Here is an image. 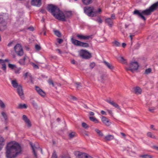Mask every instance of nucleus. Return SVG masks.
I'll return each instance as SVG.
<instances>
[{"label":"nucleus","instance_id":"obj_23","mask_svg":"<svg viewBox=\"0 0 158 158\" xmlns=\"http://www.w3.org/2000/svg\"><path fill=\"white\" fill-rule=\"evenodd\" d=\"M5 139L2 136L0 135V148H2L4 145Z\"/></svg>","mask_w":158,"mask_h":158},{"label":"nucleus","instance_id":"obj_36","mask_svg":"<svg viewBox=\"0 0 158 158\" xmlns=\"http://www.w3.org/2000/svg\"><path fill=\"white\" fill-rule=\"evenodd\" d=\"M55 34L58 37H61V33L58 30H55L54 31Z\"/></svg>","mask_w":158,"mask_h":158},{"label":"nucleus","instance_id":"obj_28","mask_svg":"<svg viewBox=\"0 0 158 158\" xmlns=\"http://www.w3.org/2000/svg\"><path fill=\"white\" fill-rule=\"evenodd\" d=\"M147 135L148 137L152 139H157L158 138L156 137L151 132H148L147 133Z\"/></svg>","mask_w":158,"mask_h":158},{"label":"nucleus","instance_id":"obj_61","mask_svg":"<svg viewBox=\"0 0 158 158\" xmlns=\"http://www.w3.org/2000/svg\"><path fill=\"white\" fill-rule=\"evenodd\" d=\"M112 19H115V15L114 14L111 15V18Z\"/></svg>","mask_w":158,"mask_h":158},{"label":"nucleus","instance_id":"obj_17","mask_svg":"<svg viewBox=\"0 0 158 158\" xmlns=\"http://www.w3.org/2000/svg\"><path fill=\"white\" fill-rule=\"evenodd\" d=\"M72 43L75 45L77 46H80L81 42L77 40L74 39L73 38L71 39Z\"/></svg>","mask_w":158,"mask_h":158},{"label":"nucleus","instance_id":"obj_11","mask_svg":"<svg viewBox=\"0 0 158 158\" xmlns=\"http://www.w3.org/2000/svg\"><path fill=\"white\" fill-rule=\"evenodd\" d=\"M133 14L140 18L143 19L144 21H145L146 20V18L143 15H142V11L141 12L138 10H135L133 12Z\"/></svg>","mask_w":158,"mask_h":158},{"label":"nucleus","instance_id":"obj_49","mask_svg":"<svg viewBox=\"0 0 158 158\" xmlns=\"http://www.w3.org/2000/svg\"><path fill=\"white\" fill-rule=\"evenodd\" d=\"M51 158H57V156L55 151H54L52 153Z\"/></svg>","mask_w":158,"mask_h":158},{"label":"nucleus","instance_id":"obj_32","mask_svg":"<svg viewBox=\"0 0 158 158\" xmlns=\"http://www.w3.org/2000/svg\"><path fill=\"white\" fill-rule=\"evenodd\" d=\"M42 59L43 60H44V63H40V64H41V65H40V66H41V67L44 68L46 67L47 66V62L46 59L44 58V57H42Z\"/></svg>","mask_w":158,"mask_h":158},{"label":"nucleus","instance_id":"obj_5","mask_svg":"<svg viewBox=\"0 0 158 158\" xmlns=\"http://www.w3.org/2000/svg\"><path fill=\"white\" fill-rule=\"evenodd\" d=\"M79 54L80 56L84 59H88L92 57L91 54L88 51L85 50H81Z\"/></svg>","mask_w":158,"mask_h":158},{"label":"nucleus","instance_id":"obj_33","mask_svg":"<svg viewBox=\"0 0 158 158\" xmlns=\"http://www.w3.org/2000/svg\"><path fill=\"white\" fill-rule=\"evenodd\" d=\"M89 119L91 121L95 123H99L98 120L96 118L93 117H89Z\"/></svg>","mask_w":158,"mask_h":158},{"label":"nucleus","instance_id":"obj_25","mask_svg":"<svg viewBox=\"0 0 158 158\" xmlns=\"http://www.w3.org/2000/svg\"><path fill=\"white\" fill-rule=\"evenodd\" d=\"M134 91L135 93L137 94H140L142 92L141 89L139 87H136Z\"/></svg>","mask_w":158,"mask_h":158},{"label":"nucleus","instance_id":"obj_30","mask_svg":"<svg viewBox=\"0 0 158 158\" xmlns=\"http://www.w3.org/2000/svg\"><path fill=\"white\" fill-rule=\"evenodd\" d=\"M27 56H25L23 58V59H20L19 61V63L20 64V65H23L25 64V60H26V58H27Z\"/></svg>","mask_w":158,"mask_h":158},{"label":"nucleus","instance_id":"obj_42","mask_svg":"<svg viewBox=\"0 0 158 158\" xmlns=\"http://www.w3.org/2000/svg\"><path fill=\"white\" fill-rule=\"evenodd\" d=\"M33 66L34 69H38L39 68V66L33 62L30 63Z\"/></svg>","mask_w":158,"mask_h":158},{"label":"nucleus","instance_id":"obj_50","mask_svg":"<svg viewBox=\"0 0 158 158\" xmlns=\"http://www.w3.org/2000/svg\"><path fill=\"white\" fill-rule=\"evenodd\" d=\"M37 149H32V152L33 153L34 155L35 158H37V155L36 154L37 151L36 150Z\"/></svg>","mask_w":158,"mask_h":158},{"label":"nucleus","instance_id":"obj_19","mask_svg":"<svg viewBox=\"0 0 158 158\" xmlns=\"http://www.w3.org/2000/svg\"><path fill=\"white\" fill-rule=\"evenodd\" d=\"M105 22L107 23L110 27H111L113 25V21L110 18H108L105 19Z\"/></svg>","mask_w":158,"mask_h":158},{"label":"nucleus","instance_id":"obj_47","mask_svg":"<svg viewBox=\"0 0 158 158\" xmlns=\"http://www.w3.org/2000/svg\"><path fill=\"white\" fill-rule=\"evenodd\" d=\"M152 71V69L151 68H148L145 70V73L146 74H148Z\"/></svg>","mask_w":158,"mask_h":158},{"label":"nucleus","instance_id":"obj_13","mask_svg":"<svg viewBox=\"0 0 158 158\" xmlns=\"http://www.w3.org/2000/svg\"><path fill=\"white\" fill-rule=\"evenodd\" d=\"M23 119L27 125V126L29 128L31 126V124L30 120L28 118L27 116L25 115H23Z\"/></svg>","mask_w":158,"mask_h":158},{"label":"nucleus","instance_id":"obj_4","mask_svg":"<svg viewBox=\"0 0 158 158\" xmlns=\"http://www.w3.org/2000/svg\"><path fill=\"white\" fill-rule=\"evenodd\" d=\"M23 147L22 145L15 141H11L7 144L6 148H21Z\"/></svg>","mask_w":158,"mask_h":158},{"label":"nucleus","instance_id":"obj_55","mask_svg":"<svg viewBox=\"0 0 158 158\" xmlns=\"http://www.w3.org/2000/svg\"><path fill=\"white\" fill-rule=\"evenodd\" d=\"M29 144L31 146V148H36L35 147V144H33L32 142H30L29 143Z\"/></svg>","mask_w":158,"mask_h":158},{"label":"nucleus","instance_id":"obj_51","mask_svg":"<svg viewBox=\"0 0 158 158\" xmlns=\"http://www.w3.org/2000/svg\"><path fill=\"white\" fill-rule=\"evenodd\" d=\"M2 69L5 71V72H6V65L5 63H3L2 64Z\"/></svg>","mask_w":158,"mask_h":158},{"label":"nucleus","instance_id":"obj_52","mask_svg":"<svg viewBox=\"0 0 158 158\" xmlns=\"http://www.w3.org/2000/svg\"><path fill=\"white\" fill-rule=\"evenodd\" d=\"M95 66V63L94 62H92L90 64L89 66L91 69H92Z\"/></svg>","mask_w":158,"mask_h":158},{"label":"nucleus","instance_id":"obj_29","mask_svg":"<svg viewBox=\"0 0 158 158\" xmlns=\"http://www.w3.org/2000/svg\"><path fill=\"white\" fill-rule=\"evenodd\" d=\"M11 84L12 86L15 88H17L18 87L19 85H18V83L15 80H13L11 81Z\"/></svg>","mask_w":158,"mask_h":158},{"label":"nucleus","instance_id":"obj_6","mask_svg":"<svg viewBox=\"0 0 158 158\" xmlns=\"http://www.w3.org/2000/svg\"><path fill=\"white\" fill-rule=\"evenodd\" d=\"M15 52L19 56H22L23 55V52L21 45L19 44H17L14 47Z\"/></svg>","mask_w":158,"mask_h":158},{"label":"nucleus","instance_id":"obj_54","mask_svg":"<svg viewBox=\"0 0 158 158\" xmlns=\"http://www.w3.org/2000/svg\"><path fill=\"white\" fill-rule=\"evenodd\" d=\"M8 67L12 69H13L15 67V66L14 64H9Z\"/></svg>","mask_w":158,"mask_h":158},{"label":"nucleus","instance_id":"obj_31","mask_svg":"<svg viewBox=\"0 0 158 158\" xmlns=\"http://www.w3.org/2000/svg\"><path fill=\"white\" fill-rule=\"evenodd\" d=\"M83 3L85 5H88L93 2V0H82Z\"/></svg>","mask_w":158,"mask_h":158},{"label":"nucleus","instance_id":"obj_22","mask_svg":"<svg viewBox=\"0 0 158 158\" xmlns=\"http://www.w3.org/2000/svg\"><path fill=\"white\" fill-rule=\"evenodd\" d=\"M40 4V0H32L31 4L34 6H38Z\"/></svg>","mask_w":158,"mask_h":158},{"label":"nucleus","instance_id":"obj_48","mask_svg":"<svg viewBox=\"0 0 158 158\" xmlns=\"http://www.w3.org/2000/svg\"><path fill=\"white\" fill-rule=\"evenodd\" d=\"M4 119L6 120L7 119V117L6 114L4 112H2L1 113Z\"/></svg>","mask_w":158,"mask_h":158},{"label":"nucleus","instance_id":"obj_35","mask_svg":"<svg viewBox=\"0 0 158 158\" xmlns=\"http://www.w3.org/2000/svg\"><path fill=\"white\" fill-rule=\"evenodd\" d=\"M76 133L74 132H72L69 134V136L70 138L72 139L76 136Z\"/></svg>","mask_w":158,"mask_h":158},{"label":"nucleus","instance_id":"obj_18","mask_svg":"<svg viewBox=\"0 0 158 158\" xmlns=\"http://www.w3.org/2000/svg\"><path fill=\"white\" fill-rule=\"evenodd\" d=\"M152 12L149 8L148 9H146L145 10L142 11V13L143 15H151Z\"/></svg>","mask_w":158,"mask_h":158},{"label":"nucleus","instance_id":"obj_37","mask_svg":"<svg viewBox=\"0 0 158 158\" xmlns=\"http://www.w3.org/2000/svg\"><path fill=\"white\" fill-rule=\"evenodd\" d=\"M112 43L116 47H119L121 45L120 43L117 40H114L112 42Z\"/></svg>","mask_w":158,"mask_h":158},{"label":"nucleus","instance_id":"obj_20","mask_svg":"<svg viewBox=\"0 0 158 158\" xmlns=\"http://www.w3.org/2000/svg\"><path fill=\"white\" fill-rule=\"evenodd\" d=\"M103 63L108 69L111 70L114 69V67L111 64L105 60H104Z\"/></svg>","mask_w":158,"mask_h":158},{"label":"nucleus","instance_id":"obj_3","mask_svg":"<svg viewBox=\"0 0 158 158\" xmlns=\"http://www.w3.org/2000/svg\"><path fill=\"white\" fill-rule=\"evenodd\" d=\"M84 13L88 16L93 17L96 16L97 14L102 12V10L99 8L98 11L94 10V7H85L84 8Z\"/></svg>","mask_w":158,"mask_h":158},{"label":"nucleus","instance_id":"obj_43","mask_svg":"<svg viewBox=\"0 0 158 158\" xmlns=\"http://www.w3.org/2000/svg\"><path fill=\"white\" fill-rule=\"evenodd\" d=\"M46 93L42 89H40V95L43 97H44L46 96Z\"/></svg>","mask_w":158,"mask_h":158},{"label":"nucleus","instance_id":"obj_46","mask_svg":"<svg viewBox=\"0 0 158 158\" xmlns=\"http://www.w3.org/2000/svg\"><path fill=\"white\" fill-rule=\"evenodd\" d=\"M95 20L100 23H102V20L99 16H98L97 18Z\"/></svg>","mask_w":158,"mask_h":158},{"label":"nucleus","instance_id":"obj_53","mask_svg":"<svg viewBox=\"0 0 158 158\" xmlns=\"http://www.w3.org/2000/svg\"><path fill=\"white\" fill-rule=\"evenodd\" d=\"M24 76H25V78H27V76H29L30 77H31V74L29 73L28 72H27L26 73L24 74Z\"/></svg>","mask_w":158,"mask_h":158},{"label":"nucleus","instance_id":"obj_56","mask_svg":"<svg viewBox=\"0 0 158 158\" xmlns=\"http://www.w3.org/2000/svg\"><path fill=\"white\" fill-rule=\"evenodd\" d=\"M70 99L74 101H77V98L75 97V96H71Z\"/></svg>","mask_w":158,"mask_h":158},{"label":"nucleus","instance_id":"obj_9","mask_svg":"<svg viewBox=\"0 0 158 158\" xmlns=\"http://www.w3.org/2000/svg\"><path fill=\"white\" fill-rule=\"evenodd\" d=\"M74 154L77 157H78L79 158H86L87 157L88 154L81 152L79 151H76L74 152Z\"/></svg>","mask_w":158,"mask_h":158},{"label":"nucleus","instance_id":"obj_8","mask_svg":"<svg viewBox=\"0 0 158 158\" xmlns=\"http://www.w3.org/2000/svg\"><path fill=\"white\" fill-rule=\"evenodd\" d=\"M6 28V23L3 19L0 17V31H3Z\"/></svg>","mask_w":158,"mask_h":158},{"label":"nucleus","instance_id":"obj_59","mask_svg":"<svg viewBox=\"0 0 158 158\" xmlns=\"http://www.w3.org/2000/svg\"><path fill=\"white\" fill-rule=\"evenodd\" d=\"M35 89L39 94H40V88L37 86H35Z\"/></svg>","mask_w":158,"mask_h":158},{"label":"nucleus","instance_id":"obj_16","mask_svg":"<svg viewBox=\"0 0 158 158\" xmlns=\"http://www.w3.org/2000/svg\"><path fill=\"white\" fill-rule=\"evenodd\" d=\"M149 8L152 12L157 10L158 8V2L152 4Z\"/></svg>","mask_w":158,"mask_h":158},{"label":"nucleus","instance_id":"obj_38","mask_svg":"<svg viewBox=\"0 0 158 158\" xmlns=\"http://www.w3.org/2000/svg\"><path fill=\"white\" fill-rule=\"evenodd\" d=\"M95 131L100 136H102L103 135V134L101 132V131L99 129H96Z\"/></svg>","mask_w":158,"mask_h":158},{"label":"nucleus","instance_id":"obj_15","mask_svg":"<svg viewBox=\"0 0 158 158\" xmlns=\"http://www.w3.org/2000/svg\"><path fill=\"white\" fill-rule=\"evenodd\" d=\"M101 120L102 123L107 126H109L111 124V123L106 117L102 116L101 118Z\"/></svg>","mask_w":158,"mask_h":158},{"label":"nucleus","instance_id":"obj_45","mask_svg":"<svg viewBox=\"0 0 158 158\" xmlns=\"http://www.w3.org/2000/svg\"><path fill=\"white\" fill-rule=\"evenodd\" d=\"M106 77V76L105 74H102L100 77V78L101 80L102 81H103L105 79V78Z\"/></svg>","mask_w":158,"mask_h":158},{"label":"nucleus","instance_id":"obj_60","mask_svg":"<svg viewBox=\"0 0 158 158\" xmlns=\"http://www.w3.org/2000/svg\"><path fill=\"white\" fill-rule=\"evenodd\" d=\"M35 48L37 50L39 51L40 50V46L38 44L36 45Z\"/></svg>","mask_w":158,"mask_h":158},{"label":"nucleus","instance_id":"obj_62","mask_svg":"<svg viewBox=\"0 0 158 158\" xmlns=\"http://www.w3.org/2000/svg\"><path fill=\"white\" fill-rule=\"evenodd\" d=\"M107 111H108L109 114H110V115L111 116H112V112L111 110H107Z\"/></svg>","mask_w":158,"mask_h":158},{"label":"nucleus","instance_id":"obj_39","mask_svg":"<svg viewBox=\"0 0 158 158\" xmlns=\"http://www.w3.org/2000/svg\"><path fill=\"white\" fill-rule=\"evenodd\" d=\"M75 84L76 85V87L77 89L79 90L81 89V85L80 83L76 82Z\"/></svg>","mask_w":158,"mask_h":158},{"label":"nucleus","instance_id":"obj_7","mask_svg":"<svg viewBox=\"0 0 158 158\" xmlns=\"http://www.w3.org/2000/svg\"><path fill=\"white\" fill-rule=\"evenodd\" d=\"M130 67L131 68L130 71L132 73L134 71L137 70L139 67L138 63L137 62H131L129 64Z\"/></svg>","mask_w":158,"mask_h":158},{"label":"nucleus","instance_id":"obj_1","mask_svg":"<svg viewBox=\"0 0 158 158\" xmlns=\"http://www.w3.org/2000/svg\"><path fill=\"white\" fill-rule=\"evenodd\" d=\"M47 10L56 19L62 21H66L64 14L57 6L52 4H48L47 7Z\"/></svg>","mask_w":158,"mask_h":158},{"label":"nucleus","instance_id":"obj_40","mask_svg":"<svg viewBox=\"0 0 158 158\" xmlns=\"http://www.w3.org/2000/svg\"><path fill=\"white\" fill-rule=\"evenodd\" d=\"M48 82L49 85H52V86L54 87L55 85L53 81L51 79H49L48 81Z\"/></svg>","mask_w":158,"mask_h":158},{"label":"nucleus","instance_id":"obj_2","mask_svg":"<svg viewBox=\"0 0 158 158\" xmlns=\"http://www.w3.org/2000/svg\"><path fill=\"white\" fill-rule=\"evenodd\" d=\"M22 149H6V156L7 158H15L21 154Z\"/></svg>","mask_w":158,"mask_h":158},{"label":"nucleus","instance_id":"obj_58","mask_svg":"<svg viewBox=\"0 0 158 158\" xmlns=\"http://www.w3.org/2000/svg\"><path fill=\"white\" fill-rule=\"evenodd\" d=\"M57 40L58 41V42L60 44L62 43L63 42V40L61 39L58 38Z\"/></svg>","mask_w":158,"mask_h":158},{"label":"nucleus","instance_id":"obj_10","mask_svg":"<svg viewBox=\"0 0 158 158\" xmlns=\"http://www.w3.org/2000/svg\"><path fill=\"white\" fill-rule=\"evenodd\" d=\"M17 88L18 94L21 99H23L24 98V94L22 86L20 85H19L18 87Z\"/></svg>","mask_w":158,"mask_h":158},{"label":"nucleus","instance_id":"obj_14","mask_svg":"<svg viewBox=\"0 0 158 158\" xmlns=\"http://www.w3.org/2000/svg\"><path fill=\"white\" fill-rule=\"evenodd\" d=\"M105 101L108 103L109 104H110L111 105H112L113 106H114L115 107L117 108L118 109H119V110H121V109L120 108L118 105L116 103L114 102V101H111L110 98H109V99H106L105 100Z\"/></svg>","mask_w":158,"mask_h":158},{"label":"nucleus","instance_id":"obj_26","mask_svg":"<svg viewBox=\"0 0 158 158\" xmlns=\"http://www.w3.org/2000/svg\"><path fill=\"white\" fill-rule=\"evenodd\" d=\"M27 107V106L26 104H23L21 103H20L18 105L17 107V108L18 109H26Z\"/></svg>","mask_w":158,"mask_h":158},{"label":"nucleus","instance_id":"obj_44","mask_svg":"<svg viewBox=\"0 0 158 158\" xmlns=\"http://www.w3.org/2000/svg\"><path fill=\"white\" fill-rule=\"evenodd\" d=\"M0 106L1 108H4L5 107V105L3 102L0 99Z\"/></svg>","mask_w":158,"mask_h":158},{"label":"nucleus","instance_id":"obj_12","mask_svg":"<svg viewBox=\"0 0 158 158\" xmlns=\"http://www.w3.org/2000/svg\"><path fill=\"white\" fill-rule=\"evenodd\" d=\"M77 37L80 40H86L92 38V35H84L81 34L77 35Z\"/></svg>","mask_w":158,"mask_h":158},{"label":"nucleus","instance_id":"obj_57","mask_svg":"<svg viewBox=\"0 0 158 158\" xmlns=\"http://www.w3.org/2000/svg\"><path fill=\"white\" fill-rule=\"evenodd\" d=\"M155 110V108L154 107H152L149 108V110L152 112H153Z\"/></svg>","mask_w":158,"mask_h":158},{"label":"nucleus","instance_id":"obj_63","mask_svg":"<svg viewBox=\"0 0 158 158\" xmlns=\"http://www.w3.org/2000/svg\"><path fill=\"white\" fill-rule=\"evenodd\" d=\"M28 29L30 30L31 31H33L34 30V28L32 27H30L28 28Z\"/></svg>","mask_w":158,"mask_h":158},{"label":"nucleus","instance_id":"obj_21","mask_svg":"<svg viewBox=\"0 0 158 158\" xmlns=\"http://www.w3.org/2000/svg\"><path fill=\"white\" fill-rule=\"evenodd\" d=\"M139 157L142 158H153V156L148 154H145L140 155Z\"/></svg>","mask_w":158,"mask_h":158},{"label":"nucleus","instance_id":"obj_24","mask_svg":"<svg viewBox=\"0 0 158 158\" xmlns=\"http://www.w3.org/2000/svg\"><path fill=\"white\" fill-rule=\"evenodd\" d=\"M31 103L32 105L33 106L35 109H37L38 107V105L36 101L33 99H31Z\"/></svg>","mask_w":158,"mask_h":158},{"label":"nucleus","instance_id":"obj_34","mask_svg":"<svg viewBox=\"0 0 158 158\" xmlns=\"http://www.w3.org/2000/svg\"><path fill=\"white\" fill-rule=\"evenodd\" d=\"M89 45L88 43L81 42L80 47L84 48H87L89 47Z\"/></svg>","mask_w":158,"mask_h":158},{"label":"nucleus","instance_id":"obj_41","mask_svg":"<svg viewBox=\"0 0 158 158\" xmlns=\"http://www.w3.org/2000/svg\"><path fill=\"white\" fill-rule=\"evenodd\" d=\"M81 125L85 129H86L89 127V126L85 122L82 123Z\"/></svg>","mask_w":158,"mask_h":158},{"label":"nucleus","instance_id":"obj_64","mask_svg":"<svg viewBox=\"0 0 158 158\" xmlns=\"http://www.w3.org/2000/svg\"><path fill=\"white\" fill-rule=\"evenodd\" d=\"M101 114L102 115H106V112L103 110H102L101 111Z\"/></svg>","mask_w":158,"mask_h":158},{"label":"nucleus","instance_id":"obj_27","mask_svg":"<svg viewBox=\"0 0 158 158\" xmlns=\"http://www.w3.org/2000/svg\"><path fill=\"white\" fill-rule=\"evenodd\" d=\"M114 136L112 135H108L105 137V139L107 141H110L113 139Z\"/></svg>","mask_w":158,"mask_h":158}]
</instances>
